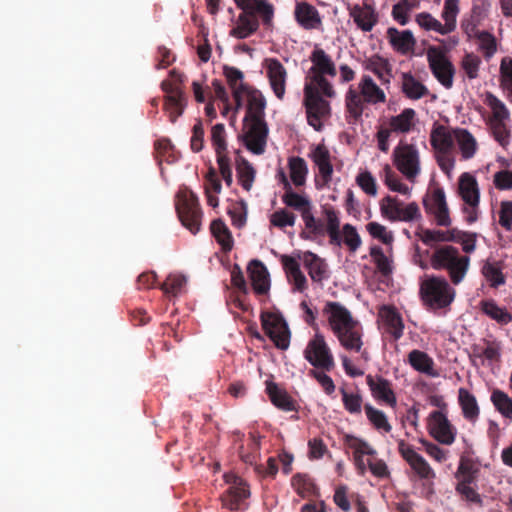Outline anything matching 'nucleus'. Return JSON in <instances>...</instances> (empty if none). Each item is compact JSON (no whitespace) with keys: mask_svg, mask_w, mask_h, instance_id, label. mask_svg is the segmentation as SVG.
Returning <instances> with one entry per match:
<instances>
[{"mask_svg":"<svg viewBox=\"0 0 512 512\" xmlns=\"http://www.w3.org/2000/svg\"><path fill=\"white\" fill-rule=\"evenodd\" d=\"M322 313L341 347L347 352L359 354L358 360L365 363L370 361V353L364 346L363 328L351 312L339 302L327 301Z\"/></svg>","mask_w":512,"mask_h":512,"instance_id":"f257e3e1","label":"nucleus"},{"mask_svg":"<svg viewBox=\"0 0 512 512\" xmlns=\"http://www.w3.org/2000/svg\"><path fill=\"white\" fill-rule=\"evenodd\" d=\"M241 10L230 36L246 39L256 33L260 24L267 30L274 27L275 7L269 0H234Z\"/></svg>","mask_w":512,"mask_h":512,"instance_id":"f03ea898","label":"nucleus"},{"mask_svg":"<svg viewBox=\"0 0 512 512\" xmlns=\"http://www.w3.org/2000/svg\"><path fill=\"white\" fill-rule=\"evenodd\" d=\"M386 101L384 91L373 81L369 75H363L358 90L350 87L345 95V107L348 122L355 123L362 117L364 103L378 104Z\"/></svg>","mask_w":512,"mask_h":512,"instance_id":"7ed1b4c3","label":"nucleus"},{"mask_svg":"<svg viewBox=\"0 0 512 512\" xmlns=\"http://www.w3.org/2000/svg\"><path fill=\"white\" fill-rule=\"evenodd\" d=\"M430 262L433 269L446 270L451 282L458 285L467 274L470 258L467 255H461L458 248L444 245L434 250Z\"/></svg>","mask_w":512,"mask_h":512,"instance_id":"20e7f679","label":"nucleus"},{"mask_svg":"<svg viewBox=\"0 0 512 512\" xmlns=\"http://www.w3.org/2000/svg\"><path fill=\"white\" fill-rule=\"evenodd\" d=\"M310 61L313 65L309 69L305 84L316 85L324 96L333 98L335 91L332 84L325 78L326 75L335 77L337 74L333 60L322 48L316 46L311 52Z\"/></svg>","mask_w":512,"mask_h":512,"instance_id":"39448f33","label":"nucleus"},{"mask_svg":"<svg viewBox=\"0 0 512 512\" xmlns=\"http://www.w3.org/2000/svg\"><path fill=\"white\" fill-rule=\"evenodd\" d=\"M176 212L184 227L192 234L200 230L202 210L197 195L189 188H181L176 196Z\"/></svg>","mask_w":512,"mask_h":512,"instance_id":"423d86ee","label":"nucleus"},{"mask_svg":"<svg viewBox=\"0 0 512 512\" xmlns=\"http://www.w3.org/2000/svg\"><path fill=\"white\" fill-rule=\"evenodd\" d=\"M423 302L433 309L448 307L455 298V290L443 277L431 276L420 286Z\"/></svg>","mask_w":512,"mask_h":512,"instance_id":"0eeeda50","label":"nucleus"},{"mask_svg":"<svg viewBox=\"0 0 512 512\" xmlns=\"http://www.w3.org/2000/svg\"><path fill=\"white\" fill-rule=\"evenodd\" d=\"M321 89L312 84L304 86V105L306 108L307 121L316 131L323 127L322 119L330 115V105L320 95Z\"/></svg>","mask_w":512,"mask_h":512,"instance_id":"6e6552de","label":"nucleus"},{"mask_svg":"<svg viewBox=\"0 0 512 512\" xmlns=\"http://www.w3.org/2000/svg\"><path fill=\"white\" fill-rule=\"evenodd\" d=\"M393 162L397 170L411 182L421 172L420 155L414 144L400 141L393 151Z\"/></svg>","mask_w":512,"mask_h":512,"instance_id":"1a4fd4ad","label":"nucleus"},{"mask_svg":"<svg viewBox=\"0 0 512 512\" xmlns=\"http://www.w3.org/2000/svg\"><path fill=\"white\" fill-rule=\"evenodd\" d=\"M303 356L315 369L330 372L335 367V361L330 347L325 337L320 332H316L307 343L303 351Z\"/></svg>","mask_w":512,"mask_h":512,"instance_id":"9d476101","label":"nucleus"},{"mask_svg":"<svg viewBox=\"0 0 512 512\" xmlns=\"http://www.w3.org/2000/svg\"><path fill=\"white\" fill-rule=\"evenodd\" d=\"M416 112L412 108H405L400 114L389 119V126H380L377 133L378 149L384 153L389 151V138L391 133H408L414 126Z\"/></svg>","mask_w":512,"mask_h":512,"instance_id":"9b49d317","label":"nucleus"},{"mask_svg":"<svg viewBox=\"0 0 512 512\" xmlns=\"http://www.w3.org/2000/svg\"><path fill=\"white\" fill-rule=\"evenodd\" d=\"M379 206L381 215L392 222H412L422 218L416 202L404 206L398 198L387 195L381 199Z\"/></svg>","mask_w":512,"mask_h":512,"instance_id":"f8f14e48","label":"nucleus"},{"mask_svg":"<svg viewBox=\"0 0 512 512\" xmlns=\"http://www.w3.org/2000/svg\"><path fill=\"white\" fill-rule=\"evenodd\" d=\"M260 320L263 330L274 345L278 349L286 350L290 345V331L283 316L280 313L263 311Z\"/></svg>","mask_w":512,"mask_h":512,"instance_id":"ddd939ff","label":"nucleus"},{"mask_svg":"<svg viewBox=\"0 0 512 512\" xmlns=\"http://www.w3.org/2000/svg\"><path fill=\"white\" fill-rule=\"evenodd\" d=\"M242 131L238 138L243 141L245 147L256 155L263 154L269 132L265 119L243 120Z\"/></svg>","mask_w":512,"mask_h":512,"instance_id":"4468645a","label":"nucleus"},{"mask_svg":"<svg viewBox=\"0 0 512 512\" xmlns=\"http://www.w3.org/2000/svg\"><path fill=\"white\" fill-rule=\"evenodd\" d=\"M427 60L429 68L434 77L445 88L450 89L453 86V77L455 67L446 55L435 47H430L427 51Z\"/></svg>","mask_w":512,"mask_h":512,"instance_id":"2eb2a0df","label":"nucleus"},{"mask_svg":"<svg viewBox=\"0 0 512 512\" xmlns=\"http://www.w3.org/2000/svg\"><path fill=\"white\" fill-rule=\"evenodd\" d=\"M425 212L433 216L438 226L449 227L452 223L446 196L443 188H435L432 193L424 198Z\"/></svg>","mask_w":512,"mask_h":512,"instance_id":"dca6fc26","label":"nucleus"},{"mask_svg":"<svg viewBox=\"0 0 512 512\" xmlns=\"http://www.w3.org/2000/svg\"><path fill=\"white\" fill-rule=\"evenodd\" d=\"M309 157L317 166L319 171V178H315L316 188L322 189L327 187L330 184L333 175L330 151L324 144H318L311 149Z\"/></svg>","mask_w":512,"mask_h":512,"instance_id":"f3484780","label":"nucleus"},{"mask_svg":"<svg viewBox=\"0 0 512 512\" xmlns=\"http://www.w3.org/2000/svg\"><path fill=\"white\" fill-rule=\"evenodd\" d=\"M457 483L455 491L461 500L465 501L468 506H476L482 508L484 500L482 495L477 491L478 473L455 474Z\"/></svg>","mask_w":512,"mask_h":512,"instance_id":"a211bd4d","label":"nucleus"},{"mask_svg":"<svg viewBox=\"0 0 512 512\" xmlns=\"http://www.w3.org/2000/svg\"><path fill=\"white\" fill-rule=\"evenodd\" d=\"M428 429L431 436L439 443L451 445L455 440L456 430L442 411L436 410L430 413Z\"/></svg>","mask_w":512,"mask_h":512,"instance_id":"6ab92c4d","label":"nucleus"},{"mask_svg":"<svg viewBox=\"0 0 512 512\" xmlns=\"http://www.w3.org/2000/svg\"><path fill=\"white\" fill-rule=\"evenodd\" d=\"M366 383L374 399L384 402L392 408L396 406V395L392 389V384L388 379L379 375L373 376L369 374L366 376Z\"/></svg>","mask_w":512,"mask_h":512,"instance_id":"aec40b11","label":"nucleus"},{"mask_svg":"<svg viewBox=\"0 0 512 512\" xmlns=\"http://www.w3.org/2000/svg\"><path fill=\"white\" fill-rule=\"evenodd\" d=\"M267 77L275 96L282 100L286 90L287 71L282 63L276 58L265 60Z\"/></svg>","mask_w":512,"mask_h":512,"instance_id":"412c9836","label":"nucleus"},{"mask_svg":"<svg viewBox=\"0 0 512 512\" xmlns=\"http://www.w3.org/2000/svg\"><path fill=\"white\" fill-rule=\"evenodd\" d=\"M398 450L420 478L428 479L434 477V472L428 462L411 445L406 444L402 440L398 443Z\"/></svg>","mask_w":512,"mask_h":512,"instance_id":"4be33fe9","label":"nucleus"},{"mask_svg":"<svg viewBox=\"0 0 512 512\" xmlns=\"http://www.w3.org/2000/svg\"><path fill=\"white\" fill-rule=\"evenodd\" d=\"M386 38L392 49L401 55L412 53L417 43L410 30L400 31L395 27L387 29Z\"/></svg>","mask_w":512,"mask_h":512,"instance_id":"5701e85b","label":"nucleus"},{"mask_svg":"<svg viewBox=\"0 0 512 512\" xmlns=\"http://www.w3.org/2000/svg\"><path fill=\"white\" fill-rule=\"evenodd\" d=\"M223 74L232 90L233 99L236 105L235 109L238 111L242 107L243 94L250 88V86L243 82L244 74L236 67L225 65L223 67Z\"/></svg>","mask_w":512,"mask_h":512,"instance_id":"b1692460","label":"nucleus"},{"mask_svg":"<svg viewBox=\"0 0 512 512\" xmlns=\"http://www.w3.org/2000/svg\"><path fill=\"white\" fill-rule=\"evenodd\" d=\"M247 271L253 290L258 295H265L270 289L269 273L265 265L257 259L249 262Z\"/></svg>","mask_w":512,"mask_h":512,"instance_id":"393cba45","label":"nucleus"},{"mask_svg":"<svg viewBox=\"0 0 512 512\" xmlns=\"http://www.w3.org/2000/svg\"><path fill=\"white\" fill-rule=\"evenodd\" d=\"M349 15L363 32H370L378 23V14L369 4H355L349 9Z\"/></svg>","mask_w":512,"mask_h":512,"instance_id":"a878e982","label":"nucleus"},{"mask_svg":"<svg viewBox=\"0 0 512 512\" xmlns=\"http://www.w3.org/2000/svg\"><path fill=\"white\" fill-rule=\"evenodd\" d=\"M297 23L306 30L317 29L321 24L318 10L308 2H297L294 10Z\"/></svg>","mask_w":512,"mask_h":512,"instance_id":"bb28decb","label":"nucleus"},{"mask_svg":"<svg viewBox=\"0 0 512 512\" xmlns=\"http://www.w3.org/2000/svg\"><path fill=\"white\" fill-rule=\"evenodd\" d=\"M454 140V129L450 130L441 124L434 125L430 134V142L438 153L448 154L453 149Z\"/></svg>","mask_w":512,"mask_h":512,"instance_id":"cd10ccee","label":"nucleus"},{"mask_svg":"<svg viewBox=\"0 0 512 512\" xmlns=\"http://www.w3.org/2000/svg\"><path fill=\"white\" fill-rule=\"evenodd\" d=\"M247 98V109L243 120L265 119L266 100L262 93L250 87L244 92L243 97Z\"/></svg>","mask_w":512,"mask_h":512,"instance_id":"c85d7f7f","label":"nucleus"},{"mask_svg":"<svg viewBox=\"0 0 512 512\" xmlns=\"http://www.w3.org/2000/svg\"><path fill=\"white\" fill-rule=\"evenodd\" d=\"M458 194L464 203L476 204L480 202V190L476 178L464 172L458 179Z\"/></svg>","mask_w":512,"mask_h":512,"instance_id":"c756f323","label":"nucleus"},{"mask_svg":"<svg viewBox=\"0 0 512 512\" xmlns=\"http://www.w3.org/2000/svg\"><path fill=\"white\" fill-rule=\"evenodd\" d=\"M302 261L314 282L321 283L324 279L328 278V265L317 254L306 251L303 253Z\"/></svg>","mask_w":512,"mask_h":512,"instance_id":"7c9ffc66","label":"nucleus"},{"mask_svg":"<svg viewBox=\"0 0 512 512\" xmlns=\"http://www.w3.org/2000/svg\"><path fill=\"white\" fill-rule=\"evenodd\" d=\"M364 69L374 73L382 84H389L392 77V67L388 59L375 54L363 63Z\"/></svg>","mask_w":512,"mask_h":512,"instance_id":"2f4dec72","label":"nucleus"},{"mask_svg":"<svg viewBox=\"0 0 512 512\" xmlns=\"http://www.w3.org/2000/svg\"><path fill=\"white\" fill-rule=\"evenodd\" d=\"M260 439L261 437L259 435L250 433L247 443L241 444L238 449L240 459L245 464L255 465V469L259 473H261V469L256 464L260 456Z\"/></svg>","mask_w":512,"mask_h":512,"instance_id":"473e14b6","label":"nucleus"},{"mask_svg":"<svg viewBox=\"0 0 512 512\" xmlns=\"http://www.w3.org/2000/svg\"><path fill=\"white\" fill-rule=\"evenodd\" d=\"M380 315L383 319L386 332L393 336L395 340H398L403 335L404 324L400 314L394 307L384 306Z\"/></svg>","mask_w":512,"mask_h":512,"instance_id":"72a5a7b5","label":"nucleus"},{"mask_svg":"<svg viewBox=\"0 0 512 512\" xmlns=\"http://www.w3.org/2000/svg\"><path fill=\"white\" fill-rule=\"evenodd\" d=\"M483 18L482 9L478 5H474L469 14L463 16L460 28L465 34L467 41H471L477 33L482 31L478 27L481 25Z\"/></svg>","mask_w":512,"mask_h":512,"instance_id":"f704fd0d","label":"nucleus"},{"mask_svg":"<svg viewBox=\"0 0 512 512\" xmlns=\"http://www.w3.org/2000/svg\"><path fill=\"white\" fill-rule=\"evenodd\" d=\"M458 402L462 410L463 417L470 421L475 422L479 418L480 408L476 397L467 389L459 388Z\"/></svg>","mask_w":512,"mask_h":512,"instance_id":"c9c22d12","label":"nucleus"},{"mask_svg":"<svg viewBox=\"0 0 512 512\" xmlns=\"http://www.w3.org/2000/svg\"><path fill=\"white\" fill-rule=\"evenodd\" d=\"M401 90L411 100H418L429 94V89L411 73L402 74Z\"/></svg>","mask_w":512,"mask_h":512,"instance_id":"e433bc0d","label":"nucleus"},{"mask_svg":"<svg viewBox=\"0 0 512 512\" xmlns=\"http://www.w3.org/2000/svg\"><path fill=\"white\" fill-rule=\"evenodd\" d=\"M484 346L474 344L471 346L472 356L485 359L490 363L498 362L501 358V344L496 340H483Z\"/></svg>","mask_w":512,"mask_h":512,"instance_id":"4c0bfd02","label":"nucleus"},{"mask_svg":"<svg viewBox=\"0 0 512 512\" xmlns=\"http://www.w3.org/2000/svg\"><path fill=\"white\" fill-rule=\"evenodd\" d=\"M477 40V51L482 54L485 61H490L498 51V41L495 35L487 30L477 33L474 38Z\"/></svg>","mask_w":512,"mask_h":512,"instance_id":"58836bf2","label":"nucleus"},{"mask_svg":"<svg viewBox=\"0 0 512 512\" xmlns=\"http://www.w3.org/2000/svg\"><path fill=\"white\" fill-rule=\"evenodd\" d=\"M266 391L267 394L269 395L271 402L279 409H282L284 411L296 410L295 403L292 400V398L284 389L280 388L276 383L267 382Z\"/></svg>","mask_w":512,"mask_h":512,"instance_id":"ea45409f","label":"nucleus"},{"mask_svg":"<svg viewBox=\"0 0 512 512\" xmlns=\"http://www.w3.org/2000/svg\"><path fill=\"white\" fill-rule=\"evenodd\" d=\"M281 200L287 207L300 212L302 219L306 213L312 211V204L308 197L294 192L292 188L284 192Z\"/></svg>","mask_w":512,"mask_h":512,"instance_id":"a19ab883","label":"nucleus"},{"mask_svg":"<svg viewBox=\"0 0 512 512\" xmlns=\"http://www.w3.org/2000/svg\"><path fill=\"white\" fill-rule=\"evenodd\" d=\"M249 495L248 486L241 479L236 478L234 485L228 489V496L224 500V505L230 510H237L241 502Z\"/></svg>","mask_w":512,"mask_h":512,"instance_id":"79ce46f5","label":"nucleus"},{"mask_svg":"<svg viewBox=\"0 0 512 512\" xmlns=\"http://www.w3.org/2000/svg\"><path fill=\"white\" fill-rule=\"evenodd\" d=\"M454 137L458 143L462 157L464 159L472 158L477 150V142L474 136L464 128H455Z\"/></svg>","mask_w":512,"mask_h":512,"instance_id":"37998d69","label":"nucleus"},{"mask_svg":"<svg viewBox=\"0 0 512 512\" xmlns=\"http://www.w3.org/2000/svg\"><path fill=\"white\" fill-rule=\"evenodd\" d=\"M483 102L490 108L491 116L488 121L509 120L510 111L503 101L490 91L484 93Z\"/></svg>","mask_w":512,"mask_h":512,"instance_id":"c03bdc74","label":"nucleus"},{"mask_svg":"<svg viewBox=\"0 0 512 512\" xmlns=\"http://www.w3.org/2000/svg\"><path fill=\"white\" fill-rule=\"evenodd\" d=\"M409 364L418 372L435 376L433 359L425 352L420 350H412L408 355Z\"/></svg>","mask_w":512,"mask_h":512,"instance_id":"a18cd8bd","label":"nucleus"},{"mask_svg":"<svg viewBox=\"0 0 512 512\" xmlns=\"http://www.w3.org/2000/svg\"><path fill=\"white\" fill-rule=\"evenodd\" d=\"M480 308L485 315L501 325L512 321V315L505 308L499 307L494 300H482Z\"/></svg>","mask_w":512,"mask_h":512,"instance_id":"49530a36","label":"nucleus"},{"mask_svg":"<svg viewBox=\"0 0 512 512\" xmlns=\"http://www.w3.org/2000/svg\"><path fill=\"white\" fill-rule=\"evenodd\" d=\"M210 230L216 241L221 245L222 250L225 252L231 251L233 238L226 224L221 219L213 220Z\"/></svg>","mask_w":512,"mask_h":512,"instance_id":"de8ad7c7","label":"nucleus"},{"mask_svg":"<svg viewBox=\"0 0 512 512\" xmlns=\"http://www.w3.org/2000/svg\"><path fill=\"white\" fill-rule=\"evenodd\" d=\"M288 167L293 184L297 187L303 186L306 183L308 174L306 161L299 156H293L288 159Z\"/></svg>","mask_w":512,"mask_h":512,"instance_id":"09e8293b","label":"nucleus"},{"mask_svg":"<svg viewBox=\"0 0 512 512\" xmlns=\"http://www.w3.org/2000/svg\"><path fill=\"white\" fill-rule=\"evenodd\" d=\"M236 171L240 185L243 189L249 191L252 188L256 175L252 164L245 158L240 157L236 161Z\"/></svg>","mask_w":512,"mask_h":512,"instance_id":"8fccbe9b","label":"nucleus"},{"mask_svg":"<svg viewBox=\"0 0 512 512\" xmlns=\"http://www.w3.org/2000/svg\"><path fill=\"white\" fill-rule=\"evenodd\" d=\"M481 65V57L474 52H466L460 61V68L465 77L469 80H474L479 77Z\"/></svg>","mask_w":512,"mask_h":512,"instance_id":"3c124183","label":"nucleus"},{"mask_svg":"<svg viewBox=\"0 0 512 512\" xmlns=\"http://www.w3.org/2000/svg\"><path fill=\"white\" fill-rule=\"evenodd\" d=\"M490 400L503 417L512 420V398L507 393L500 389H494Z\"/></svg>","mask_w":512,"mask_h":512,"instance_id":"603ef678","label":"nucleus"},{"mask_svg":"<svg viewBox=\"0 0 512 512\" xmlns=\"http://www.w3.org/2000/svg\"><path fill=\"white\" fill-rule=\"evenodd\" d=\"M381 177L384 184L393 192H398L402 195H410L411 189L401 182L399 176L386 164L382 170Z\"/></svg>","mask_w":512,"mask_h":512,"instance_id":"864d4df0","label":"nucleus"},{"mask_svg":"<svg viewBox=\"0 0 512 512\" xmlns=\"http://www.w3.org/2000/svg\"><path fill=\"white\" fill-rule=\"evenodd\" d=\"M460 0H445L441 17L444 20L445 28L450 33L456 29L457 16L460 12Z\"/></svg>","mask_w":512,"mask_h":512,"instance_id":"5fc2aeb1","label":"nucleus"},{"mask_svg":"<svg viewBox=\"0 0 512 512\" xmlns=\"http://www.w3.org/2000/svg\"><path fill=\"white\" fill-rule=\"evenodd\" d=\"M370 256L382 276L387 277L392 274V260L384 254L383 249L380 246H372L370 248Z\"/></svg>","mask_w":512,"mask_h":512,"instance_id":"6e6d98bb","label":"nucleus"},{"mask_svg":"<svg viewBox=\"0 0 512 512\" xmlns=\"http://www.w3.org/2000/svg\"><path fill=\"white\" fill-rule=\"evenodd\" d=\"M482 274L493 288L505 284V276L497 262L486 261L482 267Z\"/></svg>","mask_w":512,"mask_h":512,"instance_id":"4d7b16f0","label":"nucleus"},{"mask_svg":"<svg viewBox=\"0 0 512 512\" xmlns=\"http://www.w3.org/2000/svg\"><path fill=\"white\" fill-rule=\"evenodd\" d=\"M305 228L307 230L308 235H305V232L301 233V237L305 239H311L312 237L324 236L326 233V225L321 219H317L312 214L306 213L303 218Z\"/></svg>","mask_w":512,"mask_h":512,"instance_id":"13d9d810","label":"nucleus"},{"mask_svg":"<svg viewBox=\"0 0 512 512\" xmlns=\"http://www.w3.org/2000/svg\"><path fill=\"white\" fill-rule=\"evenodd\" d=\"M416 23L426 31H435L441 35H447L450 32L446 30L445 24L433 17L428 12H421L415 17Z\"/></svg>","mask_w":512,"mask_h":512,"instance_id":"bf43d9fd","label":"nucleus"},{"mask_svg":"<svg viewBox=\"0 0 512 512\" xmlns=\"http://www.w3.org/2000/svg\"><path fill=\"white\" fill-rule=\"evenodd\" d=\"M418 2L416 0H400L392 7V17L400 25L404 26L409 21L408 14L416 8Z\"/></svg>","mask_w":512,"mask_h":512,"instance_id":"052dcab7","label":"nucleus"},{"mask_svg":"<svg viewBox=\"0 0 512 512\" xmlns=\"http://www.w3.org/2000/svg\"><path fill=\"white\" fill-rule=\"evenodd\" d=\"M164 109L168 112L170 121L175 123L177 118L183 114L186 106L185 94H181L180 97L169 96L164 98Z\"/></svg>","mask_w":512,"mask_h":512,"instance_id":"680f3d73","label":"nucleus"},{"mask_svg":"<svg viewBox=\"0 0 512 512\" xmlns=\"http://www.w3.org/2000/svg\"><path fill=\"white\" fill-rule=\"evenodd\" d=\"M364 409L368 420L376 429L384 430L385 432L391 431L392 427L383 411L374 408L370 404H366Z\"/></svg>","mask_w":512,"mask_h":512,"instance_id":"e2e57ef3","label":"nucleus"},{"mask_svg":"<svg viewBox=\"0 0 512 512\" xmlns=\"http://www.w3.org/2000/svg\"><path fill=\"white\" fill-rule=\"evenodd\" d=\"M187 279L182 274H170L161 285V290L167 295L176 296L182 292Z\"/></svg>","mask_w":512,"mask_h":512,"instance_id":"0e129e2a","label":"nucleus"},{"mask_svg":"<svg viewBox=\"0 0 512 512\" xmlns=\"http://www.w3.org/2000/svg\"><path fill=\"white\" fill-rule=\"evenodd\" d=\"M507 120L488 121L494 139L502 146L506 147L510 143L511 133L506 124Z\"/></svg>","mask_w":512,"mask_h":512,"instance_id":"69168bd1","label":"nucleus"},{"mask_svg":"<svg viewBox=\"0 0 512 512\" xmlns=\"http://www.w3.org/2000/svg\"><path fill=\"white\" fill-rule=\"evenodd\" d=\"M170 77L174 82L169 80H164L161 83V89L166 93L165 97L174 96L176 98L180 97L184 92L176 83H182L184 79V75L177 70L173 69L169 72Z\"/></svg>","mask_w":512,"mask_h":512,"instance_id":"338daca9","label":"nucleus"},{"mask_svg":"<svg viewBox=\"0 0 512 512\" xmlns=\"http://www.w3.org/2000/svg\"><path fill=\"white\" fill-rule=\"evenodd\" d=\"M295 222L296 215L285 208L278 209L270 215L271 225L279 229H284L287 226L292 227Z\"/></svg>","mask_w":512,"mask_h":512,"instance_id":"774afa93","label":"nucleus"}]
</instances>
